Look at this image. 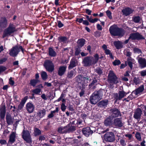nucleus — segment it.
I'll return each mask as SVG.
<instances>
[{
	"label": "nucleus",
	"instance_id": "6ab92c4d",
	"mask_svg": "<svg viewBox=\"0 0 146 146\" xmlns=\"http://www.w3.org/2000/svg\"><path fill=\"white\" fill-rule=\"evenodd\" d=\"M111 111L112 112V115L113 117H117L121 115L120 111L116 108L111 109Z\"/></svg>",
	"mask_w": 146,
	"mask_h": 146
},
{
	"label": "nucleus",
	"instance_id": "f8f14e48",
	"mask_svg": "<svg viewBox=\"0 0 146 146\" xmlns=\"http://www.w3.org/2000/svg\"><path fill=\"white\" fill-rule=\"evenodd\" d=\"M144 37L138 33H133L131 34L129 38V39H131L132 40L134 39H144Z\"/></svg>",
	"mask_w": 146,
	"mask_h": 146
},
{
	"label": "nucleus",
	"instance_id": "603ef678",
	"mask_svg": "<svg viewBox=\"0 0 146 146\" xmlns=\"http://www.w3.org/2000/svg\"><path fill=\"white\" fill-rule=\"evenodd\" d=\"M58 26L59 28L62 27L64 26L63 24L60 21H57Z\"/></svg>",
	"mask_w": 146,
	"mask_h": 146
},
{
	"label": "nucleus",
	"instance_id": "4d7b16f0",
	"mask_svg": "<svg viewBox=\"0 0 146 146\" xmlns=\"http://www.w3.org/2000/svg\"><path fill=\"white\" fill-rule=\"evenodd\" d=\"M9 83L12 86L14 85L15 82L13 80L12 78L11 77L9 79Z\"/></svg>",
	"mask_w": 146,
	"mask_h": 146
},
{
	"label": "nucleus",
	"instance_id": "c85d7f7f",
	"mask_svg": "<svg viewBox=\"0 0 146 146\" xmlns=\"http://www.w3.org/2000/svg\"><path fill=\"white\" fill-rule=\"evenodd\" d=\"M37 114L38 116L41 118L44 116L45 114V111L44 109L39 110Z\"/></svg>",
	"mask_w": 146,
	"mask_h": 146
},
{
	"label": "nucleus",
	"instance_id": "f03ea898",
	"mask_svg": "<svg viewBox=\"0 0 146 146\" xmlns=\"http://www.w3.org/2000/svg\"><path fill=\"white\" fill-rule=\"evenodd\" d=\"M109 31L111 34L113 36H122L124 34L123 29L119 28L115 25L111 26L110 28Z\"/></svg>",
	"mask_w": 146,
	"mask_h": 146
},
{
	"label": "nucleus",
	"instance_id": "69168bd1",
	"mask_svg": "<svg viewBox=\"0 0 146 146\" xmlns=\"http://www.w3.org/2000/svg\"><path fill=\"white\" fill-rule=\"evenodd\" d=\"M0 143L2 145H5L7 144V142L5 140H0Z\"/></svg>",
	"mask_w": 146,
	"mask_h": 146
},
{
	"label": "nucleus",
	"instance_id": "4c0bfd02",
	"mask_svg": "<svg viewBox=\"0 0 146 146\" xmlns=\"http://www.w3.org/2000/svg\"><path fill=\"white\" fill-rule=\"evenodd\" d=\"M97 81L96 80H93L92 83L89 85V86L90 88L94 89L95 88V84L97 82Z\"/></svg>",
	"mask_w": 146,
	"mask_h": 146
},
{
	"label": "nucleus",
	"instance_id": "f3484780",
	"mask_svg": "<svg viewBox=\"0 0 146 146\" xmlns=\"http://www.w3.org/2000/svg\"><path fill=\"white\" fill-rule=\"evenodd\" d=\"M26 110L29 113H32L35 109V106L32 103L29 102L26 105Z\"/></svg>",
	"mask_w": 146,
	"mask_h": 146
},
{
	"label": "nucleus",
	"instance_id": "ea45409f",
	"mask_svg": "<svg viewBox=\"0 0 146 146\" xmlns=\"http://www.w3.org/2000/svg\"><path fill=\"white\" fill-rule=\"evenodd\" d=\"M34 134L35 136L40 135L41 134V131L38 128H35L34 129Z\"/></svg>",
	"mask_w": 146,
	"mask_h": 146
},
{
	"label": "nucleus",
	"instance_id": "ddd939ff",
	"mask_svg": "<svg viewBox=\"0 0 146 146\" xmlns=\"http://www.w3.org/2000/svg\"><path fill=\"white\" fill-rule=\"evenodd\" d=\"M112 124L116 127H121L123 125V123L122 122L121 117L115 119Z\"/></svg>",
	"mask_w": 146,
	"mask_h": 146
},
{
	"label": "nucleus",
	"instance_id": "de8ad7c7",
	"mask_svg": "<svg viewBox=\"0 0 146 146\" xmlns=\"http://www.w3.org/2000/svg\"><path fill=\"white\" fill-rule=\"evenodd\" d=\"M133 50L135 53H137L139 54H141V50L138 48H134L133 49Z\"/></svg>",
	"mask_w": 146,
	"mask_h": 146
},
{
	"label": "nucleus",
	"instance_id": "680f3d73",
	"mask_svg": "<svg viewBox=\"0 0 146 146\" xmlns=\"http://www.w3.org/2000/svg\"><path fill=\"white\" fill-rule=\"evenodd\" d=\"M7 60V59L6 58H3L0 60V64L5 62Z\"/></svg>",
	"mask_w": 146,
	"mask_h": 146
},
{
	"label": "nucleus",
	"instance_id": "473e14b6",
	"mask_svg": "<svg viewBox=\"0 0 146 146\" xmlns=\"http://www.w3.org/2000/svg\"><path fill=\"white\" fill-rule=\"evenodd\" d=\"M85 40L84 39H79L77 41L78 46L79 47H82L84 44Z\"/></svg>",
	"mask_w": 146,
	"mask_h": 146
},
{
	"label": "nucleus",
	"instance_id": "0e129e2a",
	"mask_svg": "<svg viewBox=\"0 0 146 146\" xmlns=\"http://www.w3.org/2000/svg\"><path fill=\"white\" fill-rule=\"evenodd\" d=\"M6 70V68L5 67L0 66V73Z\"/></svg>",
	"mask_w": 146,
	"mask_h": 146
},
{
	"label": "nucleus",
	"instance_id": "c9c22d12",
	"mask_svg": "<svg viewBox=\"0 0 146 146\" xmlns=\"http://www.w3.org/2000/svg\"><path fill=\"white\" fill-rule=\"evenodd\" d=\"M107 104L108 101L106 100L102 101L98 103L99 106L100 107L106 106Z\"/></svg>",
	"mask_w": 146,
	"mask_h": 146
},
{
	"label": "nucleus",
	"instance_id": "a211bd4d",
	"mask_svg": "<svg viewBox=\"0 0 146 146\" xmlns=\"http://www.w3.org/2000/svg\"><path fill=\"white\" fill-rule=\"evenodd\" d=\"M133 10L127 7L123 9L122 10V12L123 14L125 16H127L132 13Z\"/></svg>",
	"mask_w": 146,
	"mask_h": 146
},
{
	"label": "nucleus",
	"instance_id": "b1692460",
	"mask_svg": "<svg viewBox=\"0 0 146 146\" xmlns=\"http://www.w3.org/2000/svg\"><path fill=\"white\" fill-rule=\"evenodd\" d=\"M7 20L5 17L1 18L0 21V25L2 27H6L7 25Z\"/></svg>",
	"mask_w": 146,
	"mask_h": 146
},
{
	"label": "nucleus",
	"instance_id": "a18cd8bd",
	"mask_svg": "<svg viewBox=\"0 0 146 146\" xmlns=\"http://www.w3.org/2000/svg\"><path fill=\"white\" fill-rule=\"evenodd\" d=\"M113 63L114 66L118 65L121 64V62L119 60H115L113 62Z\"/></svg>",
	"mask_w": 146,
	"mask_h": 146
},
{
	"label": "nucleus",
	"instance_id": "5701e85b",
	"mask_svg": "<svg viewBox=\"0 0 146 146\" xmlns=\"http://www.w3.org/2000/svg\"><path fill=\"white\" fill-rule=\"evenodd\" d=\"M66 67L62 66L59 67L58 70V74L60 76H62L64 74L66 70Z\"/></svg>",
	"mask_w": 146,
	"mask_h": 146
},
{
	"label": "nucleus",
	"instance_id": "bf43d9fd",
	"mask_svg": "<svg viewBox=\"0 0 146 146\" xmlns=\"http://www.w3.org/2000/svg\"><path fill=\"white\" fill-rule=\"evenodd\" d=\"M140 74L142 76H146V70L142 71L141 72Z\"/></svg>",
	"mask_w": 146,
	"mask_h": 146
},
{
	"label": "nucleus",
	"instance_id": "423d86ee",
	"mask_svg": "<svg viewBox=\"0 0 146 146\" xmlns=\"http://www.w3.org/2000/svg\"><path fill=\"white\" fill-rule=\"evenodd\" d=\"M76 80L78 82V85L80 88H84L86 84L89 81L88 77H84L80 76H78L76 78Z\"/></svg>",
	"mask_w": 146,
	"mask_h": 146
},
{
	"label": "nucleus",
	"instance_id": "1a4fd4ad",
	"mask_svg": "<svg viewBox=\"0 0 146 146\" xmlns=\"http://www.w3.org/2000/svg\"><path fill=\"white\" fill-rule=\"evenodd\" d=\"M22 137L27 142L29 143L31 142L32 140L30 134L28 131L23 130V131Z\"/></svg>",
	"mask_w": 146,
	"mask_h": 146
},
{
	"label": "nucleus",
	"instance_id": "052dcab7",
	"mask_svg": "<svg viewBox=\"0 0 146 146\" xmlns=\"http://www.w3.org/2000/svg\"><path fill=\"white\" fill-rule=\"evenodd\" d=\"M5 114V112H0V116L1 117L2 119H3L4 118Z\"/></svg>",
	"mask_w": 146,
	"mask_h": 146
},
{
	"label": "nucleus",
	"instance_id": "e2e57ef3",
	"mask_svg": "<svg viewBox=\"0 0 146 146\" xmlns=\"http://www.w3.org/2000/svg\"><path fill=\"white\" fill-rule=\"evenodd\" d=\"M41 97L42 99L45 100H47V97L44 94H42L41 96Z\"/></svg>",
	"mask_w": 146,
	"mask_h": 146
},
{
	"label": "nucleus",
	"instance_id": "72a5a7b5",
	"mask_svg": "<svg viewBox=\"0 0 146 146\" xmlns=\"http://www.w3.org/2000/svg\"><path fill=\"white\" fill-rule=\"evenodd\" d=\"M68 132H72L75 131L76 129V127L74 126H70V125H67Z\"/></svg>",
	"mask_w": 146,
	"mask_h": 146
},
{
	"label": "nucleus",
	"instance_id": "2eb2a0df",
	"mask_svg": "<svg viewBox=\"0 0 146 146\" xmlns=\"http://www.w3.org/2000/svg\"><path fill=\"white\" fill-rule=\"evenodd\" d=\"M142 114V111L139 108H137L134 112L133 117L137 119H139Z\"/></svg>",
	"mask_w": 146,
	"mask_h": 146
},
{
	"label": "nucleus",
	"instance_id": "8fccbe9b",
	"mask_svg": "<svg viewBox=\"0 0 146 146\" xmlns=\"http://www.w3.org/2000/svg\"><path fill=\"white\" fill-rule=\"evenodd\" d=\"M119 142L122 146H125L126 145V143L123 139H120L119 141Z\"/></svg>",
	"mask_w": 146,
	"mask_h": 146
},
{
	"label": "nucleus",
	"instance_id": "7c9ffc66",
	"mask_svg": "<svg viewBox=\"0 0 146 146\" xmlns=\"http://www.w3.org/2000/svg\"><path fill=\"white\" fill-rule=\"evenodd\" d=\"M76 61L74 59H72L70 62V64L69 66V68L72 69L76 65Z\"/></svg>",
	"mask_w": 146,
	"mask_h": 146
},
{
	"label": "nucleus",
	"instance_id": "09e8293b",
	"mask_svg": "<svg viewBox=\"0 0 146 146\" xmlns=\"http://www.w3.org/2000/svg\"><path fill=\"white\" fill-rule=\"evenodd\" d=\"M106 14L109 17L110 19H111L112 18V17L111 16V11L109 10H108L106 12Z\"/></svg>",
	"mask_w": 146,
	"mask_h": 146
},
{
	"label": "nucleus",
	"instance_id": "9b49d317",
	"mask_svg": "<svg viewBox=\"0 0 146 146\" xmlns=\"http://www.w3.org/2000/svg\"><path fill=\"white\" fill-rule=\"evenodd\" d=\"M144 90L143 85H141L139 88L133 91L132 93V94L134 97L135 96H139L141 94Z\"/></svg>",
	"mask_w": 146,
	"mask_h": 146
},
{
	"label": "nucleus",
	"instance_id": "bb28decb",
	"mask_svg": "<svg viewBox=\"0 0 146 146\" xmlns=\"http://www.w3.org/2000/svg\"><path fill=\"white\" fill-rule=\"evenodd\" d=\"M27 99L25 97L21 100V102L18 106V110H21L23 108L24 105Z\"/></svg>",
	"mask_w": 146,
	"mask_h": 146
},
{
	"label": "nucleus",
	"instance_id": "0eeeda50",
	"mask_svg": "<svg viewBox=\"0 0 146 146\" xmlns=\"http://www.w3.org/2000/svg\"><path fill=\"white\" fill-rule=\"evenodd\" d=\"M108 80L110 84L112 85L114 84H117L118 82L117 77L112 71H110L108 75Z\"/></svg>",
	"mask_w": 146,
	"mask_h": 146
},
{
	"label": "nucleus",
	"instance_id": "4be33fe9",
	"mask_svg": "<svg viewBox=\"0 0 146 146\" xmlns=\"http://www.w3.org/2000/svg\"><path fill=\"white\" fill-rule=\"evenodd\" d=\"M58 40L62 44H66L68 42V38L65 36H59L58 38Z\"/></svg>",
	"mask_w": 146,
	"mask_h": 146
},
{
	"label": "nucleus",
	"instance_id": "c756f323",
	"mask_svg": "<svg viewBox=\"0 0 146 146\" xmlns=\"http://www.w3.org/2000/svg\"><path fill=\"white\" fill-rule=\"evenodd\" d=\"M111 117L107 118L105 120L104 124L106 126L110 125L112 124L111 120Z\"/></svg>",
	"mask_w": 146,
	"mask_h": 146
},
{
	"label": "nucleus",
	"instance_id": "aec40b11",
	"mask_svg": "<svg viewBox=\"0 0 146 146\" xmlns=\"http://www.w3.org/2000/svg\"><path fill=\"white\" fill-rule=\"evenodd\" d=\"M138 62L141 68H144L146 66V60L144 58H139Z\"/></svg>",
	"mask_w": 146,
	"mask_h": 146
},
{
	"label": "nucleus",
	"instance_id": "cd10ccee",
	"mask_svg": "<svg viewBox=\"0 0 146 146\" xmlns=\"http://www.w3.org/2000/svg\"><path fill=\"white\" fill-rule=\"evenodd\" d=\"M114 44L117 49H120L123 47L122 43L120 41L114 42Z\"/></svg>",
	"mask_w": 146,
	"mask_h": 146
},
{
	"label": "nucleus",
	"instance_id": "412c9836",
	"mask_svg": "<svg viewBox=\"0 0 146 146\" xmlns=\"http://www.w3.org/2000/svg\"><path fill=\"white\" fill-rule=\"evenodd\" d=\"M58 131L59 133H68L67 125L65 127L61 126L58 129Z\"/></svg>",
	"mask_w": 146,
	"mask_h": 146
},
{
	"label": "nucleus",
	"instance_id": "338daca9",
	"mask_svg": "<svg viewBox=\"0 0 146 146\" xmlns=\"http://www.w3.org/2000/svg\"><path fill=\"white\" fill-rule=\"evenodd\" d=\"M97 27L98 29L99 30L101 31L102 30V26L99 24H97Z\"/></svg>",
	"mask_w": 146,
	"mask_h": 146
},
{
	"label": "nucleus",
	"instance_id": "f257e3e1",
	"mask_svg": "<svg viewBox=\"0 0 146 146\" xmlns=\"http://www.w3.org/2000/svg\"><path fill=\"white\" fill-rule=\"evenodd\" d=\"M99 59L98 55L96 54L94 57L90 56L85 57L82 60V63L84 66H88L95 64Z\"/></svg>",
	"mask_w": 146,
	"mask_h": 146
},
{
	"label": "nucleus",
	"instance_id": "4468645a",
	"mask_svg": "<svg viewBox=\"0 0 146 146\" xmlns=\"http://www.w3.org/2000/svg\"><path fill=\"white\" fill-rule=\"evenodd\" d=\"M16 137V133L12 132L9 136V139L8 142V145L10 146L15 141Z\"/></svg>",
	"mask_w": 146,
	"mask_h": 146
},
{
	"label": "nucleus",
	"instance_id": "6e6552de",
	"mask_svg": "<svg viewBox=\"0 0 146 146\" xmlns=\"http://www.w3.org/2000/svg\"><path fill=\"white\" fill-rule=\"evenodd\" d=\"M44 66L47 70L49 72H52L54 69V65L52 62L49 60H46Z\"/></svg>",
	"mask_w": 146,
	"mask_h": 146
},
{
	"label": "nucleus",
	"instance_id": "3c124183",
	"mask_svg": "<svg viewBox=\"0 0 146 146\" xmlns=\"http://www.w3.org/2000/svg\"><path fill=\"white\" fill-rule=\"evenodd\" d=\"M100 20L99 19H98V18H96L94 19H90L89 20V22L90 23H94L95 22H96L97 21H98Z\"/></svg>",
	"mask_w": 146,
	"mask_h": 146
},
{
	"label": "nucleus",
	"instance_id": "2f4dec72",
	"mask_svg": "<svg viewBox=\"0 0 146 146\" xmlns=\"http://www.w3.org/2000/svg\"><path fill=\"white\" fill-rule=\"evenodd\" d=\"M55 51L51 48H49V54L51 56H55L56 55Z\"/></svg>",
	"mask_w": 146,
	"mask_h": 146
},
{
	"label": "nucleus",
	"instance_id": "864d4df0",
	"mask_svg": "<svg viewBox=\"0 0 146 146\" xmlns=\"http://www.w3.org/2000/svg\"><path fill=\"white\" fill-rule=\"evenodd\" d=\"M61 108L62 110V111H65L66 109V107L65 106V104L64 103L62 104L61 105Z\"/></svg>",
	"mask_w": 146,
	"mask_h": 146
},
{
	"label": "nucleus",
	"instance_id": "13d9d810",
	"mask_svg": "<svg viewBox=\"0 0 146 146\" xmlns=\"http://www.w3.org/2000/svg\"><path fill=\"white\" fill-rule=\"evenodd\" d=\"M0 112H5V106H3L0 108Z\"/></svg>",
	"mask_w": 146,
	"mask_h": 146
},
{
	"label": "nucleus",
	"instance_id": "a19ab883",
	"mask_svg": "<svg viewBox=\"0 0 146 146\" xmlns=\"http://www.w3.org/2000/svg\"><path fill=\"white\" fill-rule=\"evenodd\" d=\"M41 76L43 80H46L47 78V75L46 72L43 71L41 73Z\"/></svg>",
	"mask_w": 146,
	"mask_h": 146
},
{
	"label": "nucleus",
	"instance_id": "dca6fc26",
	"mask_svg": "<svg viewBox=\"0 0 146 146\" xmlns=\"http://www.w3.org/2000/svg\"><path fill=\"white\" fill-rule=\"evenodd\" d=\"M82 131L83 134L87 137L91 135L93 132V131L90 127L84 128L82 129Z\"/></svg>",
	"mask_w": 146,
	"mask_h": 146
},
{
	"label": "nucleus",
	"instance_id": "58836bf2",
	"mask_svg": "<svg viewBox=\"0 0 146 146\" xmlns=\"http://www.w3.org/2000/svg\"><path fill=\"white\" fill-rule=\"evenodd\" d=\"M104 51L106 54L109 55L111 58L112 59H113V56L112 54L111 53V52L110 50L107 49V50H105Z\"/></svg>",
	"mask_w": 146,
	"mask_h": 146
},
{
	"label": "nucleus",
	"instance_id": "39448f33",
	"mask_svg": "<svg viewBox=\"0 0 146 146\" xmlns=\"http://www.w3.org/2000/svg\"><path fill=\"white\" fill-rule=\"evenodd\" d=\"M16 31L14 25L12 24H9L8 28L4 30L3 35V38L8 37Z\"/></svg>",
	"mask_w": 146,
	"mask_h": 146
},
{
	"label": "nucleus",
	"instance_id": "5fc2aeb1",
	"mask_svg": "<svg viewBox=\"0 0 146 146\" xmlns=\"http://www.w3.org/2000/svg\"><path fill=\"white\" fill-rule=\"evenodd\" d=\"M133 60L132 59L131 61H129L128 62V65L130 68L132 69L133 67L132 64Z\"/></svg>",
	"mask_w": 146,
	"mask_h": 146
},
{
	"label": "nucleus",
	"instance_id": "a878e982",
	"mask_svg": "<svg viewBox=\"0 0 146 146\" xmlns=\"http://www.w3.org/2000/svg\"><path fill=\"white\" fill-rule=\"evenodd\" d=\"M7 123L8 125H11L13 124L14 119L9 115H7L6 117Z\"/></svg>",
	"mask_w": 146,
	"mask_h": 146
},
{
	"label": "nucleus",
	"instance_id": "774afa93",
	"mask_svg": "<svg viewBox=\"0 0 146 146\" xmlns=\"http://www.w3.org/2000/svg\"><path fill=\"white\" fill-rule=\"evenodd\" d=\"M80 52V49H77L76 50L75 52V54L76 55H78Z\"/></svg>",
	"mask_w": 146,
	"mask_h": 146
},
{
	"label": "nucleus",
	"instance_id": "e433bc0d",
	"mask_svg": "<svg viewBox=\"0 0 146 146\" xmlns=\"http://www.w3.org/2000/svg\"><path fill=\"white\" fill-rule=\"evenodd\" d=\"M133 82L135 84L137 85L140 83L141 81L138 77L135 76L134 78Z\"/></svg>",
	"mask_w": 146,
	"mask_h": 146
},
{
	"label": "nucleus",
	"instance_id": "f704fd0d",
	"mask_svg": "<svg viewBox=\"0 0 146 146\" xmlns=\"http://www.w3.org/2000/svg\"><path fill=\"white\" fill-rule=\"evenodd\" d=\"M41 91V89L39 88H36L32 90V92L34 94L40 95Z\"/></svg>",
	"mask_w": 146,
	"mask_h": 146
},
{
	"label": "nucleus",
	"instance_id": "393cba45",
	"mask_svg": "<svg viewBox=\"0 0 146 146\" xmlns=\"http://www.w3.org/2000/svg\"><path fill=\"white\" fill-rule=\"evenodd\" d=\"M119 96L118 97V94L116 93L115 94V96H116V99L120 100L122 98L124 97L125 95L126 94L124 91H119Z\"/></svg>",
	"mask_w": 146,
	"mask_h": 146
},
{
	"label": "nucleus",
	"instance_id": "20e7f679",
	"mask_svg": "<svg viewBox=\"0 0 146 146\" xmlns=\"http://www.w3.org/2000/svg\"><path fill=\"white\" fill-rule=\"evenodd\" d=\"M21 50L23 52L24 50L21 46L20 45L15 46L11 48L9 50L10 55L13 57H15L18 54Z\"/></svg>",
	"mask_w": 146,
	"mask_h": 146
},
{
	"label": "nucleus",
	"instance_id": "79ce46f5",
	"mask_svg": "<svg viewBox=\"0 0 146 146\" xmlns=\"http://www.w3.org/2000/svg\"><path fill=\"white\" fill-rule=\"evenodd\" d=\"M133 19L135 23H138L140 21L141 18L139 16H137L133 17Z\"/></svg>",
	"mask_w": 146,
	"mask_h": 146
},
{
	"label": "nucleus",
	"instance_id": "c03bdc74",
	"mask_svg": "<svg viewBox=\"0 0 146 146\" xmlns=\"http://www.w3.org/2000/svg\"><path fill=\"white\" fill-rule=\"evenodd\" d=\"M135 137L139 141H140L141 140V137L140 133L138 132H137L135 134Z\"/></svg>",
	"mask_w": 146,
	"mask_h": 146
},
{
	"label": "nucleus",
	"instance_id": "6e6d98bb",
	"mask_svg": "<svg viewBox=\"0 0 146 146\" xmlns=\"http://www.w3.org/2000/svg\"><path fill=\"white\" fill-rule=\"evenodd\" d=\"M95 71L98 74H100L102 73V70L99 68H97L96 69Z\"/></svg>",
	"mask_w": 146,
	"mask_h": 146
},
{
	"label": "nucleus",
	"instance_id": "9d476101",
	"mask_svg": "<svg viewBox=\"0 0 146 146\" xmlns=\"http://www.w3.org/2000/svg\"><path fill=\"white\" fill-rule=\"evenodd\" d=\"M105 139L108 141L111 142L115 140V136L113 133L111 132H108L104 135Z\"/></svg>",
	"mask_w": 146,
	"mask_h": 146
},
{
	"label": "nucleus",
	"instance_id": "49530a36",
	"mask_svg": "<svg viewBox=\"0 0 146 146\" xmlns=\"http://www.w3.org/2000/svg\"><path fill=\"white\" fill-rule=\"evenodd\" d=\"M74 75L73 71L72 70L68 72L67 76L68 78H71Z\"/></svg>",
	"mask_w": 146,
	"mask_h": 146
},
{
	"label": "nucleus",
	"instance_id": "37998d69",
	"mask_svg": "<svg viewBox=\"0 0 146 146\" xmlns=\"http://www.w3.org/2000/svg\"><path fill=\"white\" fill-rule=\"evenodd\" d=\"M38 81V80H32L30 81V84L33 86H35Z\"/></svg>",
	"mask_w": 146,
	"mask_h": 146
},
{
	"label": "nucleus",
	"instance_id": "7ed1b4c3",
	"mask_svg": "<svg viewBox=\"0 0 146 146\" xmlns=\"http://www.w3.org/2000/svg\"><path fill=\"white\" fill-rule=\"evenodd\" d=\"M101 97L100 91H95L90 98V103L92 104H96L101 99Z\"/></svg>",
	"mask_w": 146,
	"mask_h": 146
}]
</instances>
